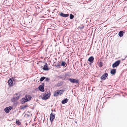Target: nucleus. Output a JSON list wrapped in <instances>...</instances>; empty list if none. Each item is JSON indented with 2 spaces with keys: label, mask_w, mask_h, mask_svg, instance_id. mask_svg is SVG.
Masks as SVG:
<instances>
[{
  "label": "nucleus",
  "mask_w": 127,
  "mask_h": 127,
  "mask_svg": "<svg viewBox=\"0 0 127 127\" xmlns=\"http://www.w3.org/2000/svg\"><path fill=\"white\" fill-rule=\"evenodd\" d=\"M51 95V93L50 92L48 91L46 93L44 94L43 97L41 96L40 97L42 100H46L50 97Z\"/></svg>",
  "instance_id": "1"
},
{
  "label": "nucleus",
  "mask_w": 127,
  "mask_h": 127,
  "mask_svg": "<svg viewBox=\"0 0 127 127\" xmlns=\"http://www.w3.org/2000/svg\"><path fill=\"white\" fill-rule=\"evenodd\" d=\"M64 91V90L63 89L57 90L54 92L53 94V96L55 97H58L59 96V95H61L63 94Z\"/></svg>",
  "instance_id": "2"
},
{
  "label": "nucleus",
  "mask_w": 127,
  "mask_h": 127,
  "mask_svg": "<svg viewBox=\"0 0 127 127\" xmlns=\"http://www.w3.org/2000/svg\"><path fill=\"white\" fill-rule=\"evenodd\" d=\"M44 83H42L39 86L38 88H36V89H38L37 91L39 90L41 92H44L45 91L44 88Z\"/></svg>",
  "instance_id": "3"
},
{
  "label": "nucleus",
  "mask_w": 127,
  "mask_h": 127,
  "mask_svg": "<svg viewBox=\"0 0 127 127\" xmlns=\"http://www.w3.org/2000/svg\"><path fill=\"white\" fill-rule=\"evenodd\" d=\"M69 80L70 82L73 84H79V80L73 78H69Z\"/></svg>",
  "instance_id": "4"
},
{
  "label": "nucleus",
  "mask_w": 127,
  "mask_h": 127,
  "mask_svg": "<svg viewBox=\"0 0 127 127\" xmlns=\"http://www.w3.org/2000/svg\"><path fill=\"white\" fill-rule=\"evenodd\" d=\"M121 61L120 60H118L115 61L112 64V67L113 68H114L118 66L120 64Z\"/></svg>",
  "instance_id": "5"
},
{
  "label": "nucleus",
  "mask_w": 127,
  "mask_h": 127,
  "mask_svg": "<svg viewBox=\"0 0 127 127\" xmlns=\"http://www.w3.org/2000/svg\"><path fill=\"white\" fill-rule=\"evenodd\" d=\"M55 117V115L53 112H51L50 115V120L52 123Z\"/></svg>",
  "instance_id": "6"
},
{
  "label": "nucleus",
  "mask_w": 127,
  "mask_h": 127,
  "mask_svg": "<svg viewBox=\"0 0 127 127\" xmlns=\"http://www.w3.org/2000/svg\"><path fill=\"white\" fill-rule=\"evenodd\" d=\"M108 76V73L107 72H105L101 77L100 78V79L101 80H105L106 79H108V78L107 77Z\"/></svg>",
  "instance_id": "7"
},
{
  "label": "nucleus",
  "mask_w": 127,
  "mask_h": 127,
  "mask_svg": "<svg viewBox=\"0 0 127 127\" xmlns=\"http://www.w3.org/2000/svg\"><path fill=\"white\" fill-rule=\"evenodd\" d=\"M13 108V106H9L5 108L4 109V111L7 113H9L10 111Z\"/></svg>",
  "instance_id": "8"
},
{
  "label": "nucleus",
  "mask_w": 127,
  "mask_h": 127,
  "mask_svg": "<svg viewBox=\"0 0 127 127\" xmlns=\"http://www.w3.org/2000/svg\"><path fill=\"white\" fill-rule=\"evenodd\" d=\"M7 83L9 87H11L13 86V81L11 78H9L8 80Z\"/></svg>",
  "instance_id": "9"
},
{
  "label": "nucleus",
  "mask_w": 127,
  "mask_h": 127,
  "mask_svg": "<svg viewBox=\"0 0 127 127\" xmlns=\"http://www.w3.org/2000/svg\"><path fill=\"white\" fill-rule=\"evenodd\" d=\"M60 16L66 18L68 17L69 16L68 14H65L63 12H60L58 14Z\"/></svg>",
  "instance_id": "10"
},
{
  "label": "nucleus",
  "mask_w": 127,
  "mask_h": 127,
  "mask_svg": "<svg viewBox=\"0 0 127 127\" xmlns=\"http://www.w3.org/2000/svg\"><path fill=\"white\" fill-rule=\"evenodd\" d=\"M20 101L22 104H24L26 102H28L27 99L25 97L21 98Z\"/></svg>",
  "instance_id": "11"
},
{
  "label": "nucleus",
  "mask_w": 127,
  "mask_h": 127,
  "mask_svg": "<svg viewBox=\"0 0 127 127\" xmlns=\"http://www.w3.org/2000/svg\"><path fill=\"white\" fill-rule=\"evenodd\" d=\"M50 69L48 66L47 63H45L43 68V69L44 71H48Z\"/></svg>",
  "instance_id": "12"
},
{
  "label": "nucleus",
  "mask_w": 127,
  "mask_h": 127,
  "mask_svg": "<svg viewBox=\"0 0 127 127\" xmlns=\"http://www.w3.org/2000/svg\"><path fill=\"white\" fill-rule=\"evenodd\" d=\"M64 82L63 81H61L60 82H59L58 83L55 85V86L56 87H59L62 86L64 84Z\"/></svg>",
  "instance_id": "13"
},
{
  "label": "nucleus",
  "mask_w": 127,
  "mask_h": 127,
  "mask_svg": "<svg viewBox=\"0 0 127 127\" xmlns=\"http://www.w3.org/2000/svg\"><path fill=\"white\" fill-rule=\"evenodd\" d=\"M25 97L27 99V100L28 101H29L30 100L32 97L30 95H28L27 94H26L25 95Z\"/></svg>",
  "instance_id": "14"
},
{
  "label": "nucleus",
  "mask_w": 127,
  "mask_h": 127,
  "mask_svg": "<svg viewBox=\"0 0 127 127\" xmlns=\"http://www.w3.org/2000/svg\"><path fill=\"white\" fill-rule=\"evenodd\" d=\"M94 58L93 56H92L90 57L88 60L91 63H93L94 61Z\"/></svg>",
  "instance_id": "15"
},
{
  "label": "nucleus",
  "mask_w": 127,
  "mask_h": 127,
  "mask_svg": "<svg viewBox=\"0 0 127 127\" xmlns=\"http://www.w3.org/2000/svg\"><path fill=\"white\" fill-rule=\"evenodd\" d=\"M19 96H16L15 97H14L12 98L11 99V101L13 102H16V100H18L19 98Z\"/></svg>",
  "instance_id": "16"
},
{
  "label": "nucleus",
  "mask_w": 127,
  "mask_h": 127,
  "mask_svg": "<svg viewBox=\"0 0 127 127\" xmlns=\"http://www.w3.org/2000/svg\"><path fill=\"white\" fill-rule=\"evenodd\" d=\"M67 64H66V63L64 61H61V66H63L64 67H65L67 65Z\"/></svg>",
  "instance_id": "17"
},
{
  "label": "nucleus",
  "mask_w": 127,
  "mask_h": 127,
  "mask_svg": "<svg viewBox=\"0 0 127 127\" xmlns=\"http://www.w3.org/2000/svg\"><path fill=\"white\" fill-rule=\"evenodd\" d=\"M116 69H111L110 71V73L111 74L113 75H114L116 73Z\"/></svg>",
  "instance_id": "18"
},
{
  "label": "nucleus",
  "mask_w": 127,
  "mask_h": 127,
  "mask_svg": "<svg viewBox=\"0 0 127 127\" xmlns=\"http://www.w3.org/2000/svg\"><path fill=\"white\" fill-rule=\"evenodd\" d=\"M124 34V32L123 31H120L118 33L119 36L120 37H122Z\"/></svg>",
  "instance_id": "19"
},
{
  "label": "nucleus",
  "mask_w": 127,
  "mask_h": 127,
  "mask_svg": "<svg viewBox=\"0 0 127 127\" xmlns=\"http://www.w3.org/2000/svg\"><path fill=\"white\" fill-rule=\"evenodd\" d=\"M68 99L67 98H65L63 100H62L61 101V103L63 104H64L67 102L68 101Z\"/></svg>",
  "instance_id": "20"
},
{
  "label": "nucleus",
  "mask_w": 127,
  "mask_h": 127,
  "mask_svg": "<svg viewBox=\"0 0 127 127\" xmlns=\"http://www.w3.org/2000/svg\"><path fill=\"white\" fill-rule=\"evenodd\" d=\"M98 62L97 63L98 64V66L100 67H101L103 66V62H100L99 63V64H98Z\"/></svg>",
  "instance_id": "21"
},
{
  "label": "nucleus",
  "mask_w": 127,
  "mask_h": 127,
  "mask_svg": "<svg viewBox=\"0 0 127 127\" xmlns=\"http://www.w3.org/2000/svg\"><path fill=\"white\" fill-rule=\"evenodd\" d=\"M64 75H60V76H57V77L59 79H62L63 80H65H65V79H64Z\"/></svg>",
  "instance_id": "22"
},
{
  "label": "nucleus",
  "mask_w": 127,
  "mask_h": 127,
  "mask_svg": "<svg viewBox=\"0 0 127 127\" xmlns=\"http://www.w3.org/2000/svg\"><path fill=\"white\" fill-rule=\"evenodd\" d=\"M56 64L57 65H54V66L57 67V68H61V64H60L58 63H57Z\"/></svg>",
  "instance_id": "23"
},
{
  "label": "nucleus",
  "mask_w": 127,
  "mask_h": 127,
  "mask_svg": "<svg viewBox=\"0 0 127 127\" xmlns=\"http://www.w3.org/2000/svg\"><path fill=\"white\" fill-rule=\"evenodd\" d=\"M16 123L17 125H20L21 124V122H20L19 120L16 119Z\"/></svg>",
  "instance_id": "24"
},
{
  "label": "nucleus",
  "mask_w": 127,
  "mask_h": 127,
  "mask_svg": "<svg viewBox=\"0 0 127 127\" xmlns=\"http://www.w3.org/2000/svg\"><path fill=\"white\" fill-rule=\"evenodd\" d=\"M28 106V105H23L22 106V107L21 108H20V109H24L27 107Z\"/></svg>",
  "instance_id": "25"
},
{
  "label": "nucleus",
  "mask_w": 127,
  "mask_h": 127,
  "mask_svg": "<svg viewBox=\"0 0 127 127\" xmlns=\"http://www.w3.org/2000/svg\"><path fill=\"white\" fill-rule=\"evenodd\" d=\"M46 77L44 76L42 77H41L40 79V82H42L45 79H46Z\"/></svg>",
  "instance_id": "26"
},
{
  "label": "nucleus",
  "mask_w": 127,
  "mask_h": 127,
  "mask_svg": "<svg viewBox=\"0 0 127 127\" xmlns=\"http://www.w3.org/2000/svg\"><path fill=\"white\" fill-rule=\"evenodd\" d=\"M74 16L72 14H70L69 15V18L70 19H72L73 18Z\"/></svg>",
  "instance_id": "27"
},
{
  "label": "nucleus",
  "mask_w": 127,
  "mask_h": 127,
  "mask_svg": "<svg viewBox=\"0 0 127 127\" xmlns=\"http://www.w3.org/2000/svg\"><path fill=\"white\" fill-rule=\"evenodd\" d=\"M45 80V81L49 82L50 81V78L48 77H46Z\"/></svg>",
  "instance_id": "28"
},
{
  "label": "nucleus",
  "mask_w": 127,
  "mask_h": 127,
  "mask_svg": "<svg viewBox=\"0 0 127 127\" xmlns=\"http://www.w3.org/2000/svg\"><path fill=\"white\" fill-rule=\"evenodd\" d=\"M15 95H17V96H19V98L20 97V96L21 95L20 93V92L18 93H16L15 94Z\"/></svg>",
  "instance_id": "29"
},
{
  "label": "nucleus",
  "mask_w": 127,
  "mask_h": 127,
  "mask_svg": "<svg viewBox=\"0 0 127 127\" xmlns=\"http://www.w3.org/2000/svg\"><path fill=\"white\" fill-rule=\"evenodd\" d=\"M84 27V26H81L80 27H79V28L80 29L82 30L83 28Z\"/></svg>",
  "instance_id": "30"
},
{
  "label": "nucleus",
  "mask_w": 127,
  "mask_h": 127,
  "mask_svg": "<svg viewBox=\"0 0 127 127\" xmlns=\"http://www.w3.org/2000/svg\"><path fill=\"white\" fill-rule=\"evenodd\" d=\"M16 78V77L15 76H14L13 77H12L11 78H11L12 80H14V79H15Z\"/></svg>",
  "instance_id": "31"
},
{
  "label": "nucleus",
  "mask_w": 127,
  "mask_h": 127,
  "mask_svg": "<svg viewBox=\"0 0 127 127\" xmlns=\"http://www.w3.org/2000/svg\"><path fill=\"white\" fill-rule=\"evenodd\" d=\"M13 106H14L15 107L17 106V105L15 103H14L13 104Z\"/></svg>",
  "instance_id": "32"
},
{
  "label": "nucleus",
  "mask_w": 127,
  "mask_h": 127,
  "mask_svg": "<svg viewBox=\"0 0 127 127\" xmlns=\"http://www.w3.org/2000/svg\"><path fill=\"white\" fill-rule=\"evenodd\" d=\"M69 74L68 73H65V75H64V77H66V76H68Z\"/></svg>",
  "instance_id": "33"
},
{
  "label": "nucleus",
  "mask_w": 127,
  "mask_h": 127,
  "mask_svg": "<svg viewBox=\"0 0 127 127\" xmlns=\"http://www.w3.org/2000/svg\"><path fill=\"white\" fill-rule=\"evenodd\" d=\"M127 56H126L124 59L122 58L121 59V60L122 61L125 60L127 58Z\"/></svg>",
  "instance_id": "34"
},
{
  "label": "nucleus",
  "mask_w": 127,
  "mask_h": 127,
  "mask_svg": "<svg viewBox=\"0 0 127 127\" xmlns=\"http://www.w3.org/2000/svg\"><path fill=\"white\" fill-rule=\"evenodd\" d=\"M13 82H16L17 81V80H16V79H14V80H13Z\"/></svg>",
  "instance_id": "35"
},
{
  "label": "nucleus",
  "mask_w": 127,
  "mask_h": 127,
  "mask_svg": "<svg viewBox=\"0 0 127 127\" xmlns=\"http://www.w3.org/2000/svg\"><path fill=\"white\" fill-rule=\"evenodd\" d=\"M92 63H91V62H90V63H89V65H90V66H92Z\"/></svg>",
  "instance_id": "36"
},
{
  "label": "nucleus",
  "mask_w": 127,
  "mask_h": 127,
  "mask_svg": "<svg viewBox=\"0 0 127 127\" xmlns=\"http://www.w3.org/2000/svg\"><path fill=\"white\" fill-rule=\"evenodd\" d=\"M26 115H27L28 117H29L30 116V115L27 114H25V116Z\"/></svg>",
  "instance_id": "37"
},
{
  "label": "nucleus",
  "mask_w": 127,
  "mask_h": 127,
  "mask_svg": "<svg viewBox=\"0 0 127 127\" xmlns=\"http://www.w3.org/2000/svg\"><path fill=\"white\" fill-rule=\"evenodd\" d=\"M126 69H125L123 70H122V73L124 72L125 71H126Z\"/></svg>",
  "instance_id": "38"
},
{
  "label": "nucleus",
  "mask_w": 127,
  "mask_h": 127,
  "mask_svg": "<svg viewBox=\"0 0 127 127\" xmlns=\"http://www.w3.org/2000/svg\"><path fill=\"white\" fill-rule=\"evenodd\" d=\"M15 103H16V104L17 105L18 104L19 102L18 101V102H15Z\"/></svg>",
  "instance_id": "39"
},
{
  "label": "nucleus",
  "mask_w": 127,
  "mask_h": 127,
  "mask_svg": "<svg viewBox=\"0 0 127 127\" xmlns=\"http://www.w3.org/2000/svg\"><path fill=\"white\" fill-rule=\"evenodd\" d=\"M16 82H13V86L16 84Z\"/></svg>",
  "instance_id": "40"
},
{
  "label": "nucleus",
  "mask_w": 127,
  "mask_h": 127,
  "mask_svg": "<svg viewBox=\"0 0 127 127\" xmlns=\"http://www.w3.org/2000/svg\"><path fill=\"white\" fill-rule=\"evenodd\" d=\"M76 119H75V124L76 123V124H77V122L76 121H75V120H76Z\"/></svg>",
  "instance_id": "41"
},
{
  "label": "nucleus",
  "mask_w": 127,
  "mask_h": 127,
  "mask_svg": "<svg viewBox=\"0 0 127 127\" xmlns=\"http://www.w3.org/2000/svg\"><path fill=\"white\" fill-rule=\"evenodd\" d=\"M66 77H64V79H65V80L66 79Z\"/></svg>",
  "instance_id": "42"
},
{
  "label": "nucleus",
  "mask_w": 127,
  "mask_h": 127,
  "mask_svg": "<svg viewBox=\"0 0 127 127\" xmlns=\"http://www.w3.org/2000/svg\"><path fill=\"white\" fill-rule=\"evenodd\" d=\"M55 10H57V9H54V10H53V12H55Z\"/></svg>",
  "instance_id": "43"
},
{
  "label": "nucleus",
  "mask_w": 127,
  "mask_h": 127,
  "mask_svg": "<svg viewBox=\"0 0 127 127\" xmlns=\"http://www.w3.org/2000/svg\"><path fill=\"white\" fill-rule=\"evenodd\" d=\"M1 52H2L0 50V55H1Z\"/></svg>",
  "instance_id": "44"
},
{
  "label": "nucleus",
  "mask_w": 127,
  "mask_h": 127,
  "mask_svg": "<svg viewBox=\"0 0 127 127\" xmlns=\"http://www.w3.org/2000/svg\"><path fill=\"white\" fill-rule=\"evenodd\" d=\"M53 111H54L55 112H56V111L54 109L53 110Z\"/></svg>",
  "instance_id": "45"
},
{
  "label": "nucleus",
  "mask_w": 127,
  "mask_h": 127,
  "mask_svg": "<svg viewBox=\"0 0 127 127\" xmlns=\"http://www.w3.org/2000/svg\"><path fill=\"white\" fill-rule=\"evenodd\" d=\"M40 68H42L43 69V66H41V67H40Z\"/></svg>",
  "instance_id": "46"
},
{
  "label": "nucleus",
  "mask_w": 127,
  "mask_h": 127,
  "mask_svg": "<svg viewBox=\"0 0 127 127\" xmlns=\"http://www.w3.org/2000/svg\"><path fill=\"white\" fill-rule=\"evenodd\" d=\"M87 63H88V64H89V62H87V63H86V64H87Z\"/></svg>",
  "instance_id": "47"
},
{
  "label": "nucleus",
  "mask_w": 127,
  "mask_h": 127,
  "mask_svg": "<svg viewBox=\"0 0 127 127\" xmlns=\"http://www.w3.org/2000/svg\"><path fill=\"white\" fill-rule=\"evenodd\" d=\"M51 111L53 112V110L52 109L51 110Z\"/></svg>",
  "instance_id": "48"
},
{
  "label": "nucleus",
  "mask_w": 127,
  "mask_h": 127,
  "mask_svg": "<svg viewBox=\"0 0 127 127\" xmlns=\"http://www.w3.org/2000/svg\"><path fill=\"white\" fill-rule=\"evenodd\" d=\"M55 60H56H56H57V59L56 58H55Z\"/></svg>",
  "instance_id": "49"
},
{
  "label": "nucleus",
  "mask_w": 127,
  "mask_h": 127,
  "mask_svg": "<svg viewBox=\"0 0 127 127\" xmlns=\"http://www.w3.org/2000/svg\"><path fill=\"white\" fill-rule=\"evenodd\" d=\"M6 71V70H5V69H4V71Z\"/></svg>",
  "instance_id": "50"
},
{
  "label": "nucleus",
  "mask_w": 127,
  "mask_h": 127,
  "mask_svg": "<svg viewBox=\"0 0 127 127\" xmlns=\"http://www.w3.org/2000/svg\"><path fill=\"white\" fill-rule=\"evenodd\" d=\"M32 126H34V124H32Z\"/></svg>",
  "instance_id": "51"
},
{
  "label": "nucleus",
  "mask_w": 127,
  "mask_h": 127,
  "mask_svg": "<svg viewBox=\"0 0 127 127\" xmlns=\"http://www.w3.org/2000/svg\"><path fill=\"white\" fill-rule=\"evenodd\" d=\"M68 62H69V60L68 59Z\"/></svg>",
  "instance_id": "52"
},
{
  "label": "nucleus",
  "mask_w": 127,
  "mask_h": 127,
  "mask_svg": "<svg viewBox=\"0 0 127 127\" xmlns=\"http://www.w3.org/2000/svg\"><path fill=\"white\" fill-rule=\"evenodd\" d=\"M56 63V62H55L54 63H53V64H54V63Z\"/></svg>",
  "instance_id": "53"
},
{
  "label": "nucleus",
  "mask_w": 127,
  "mask_h": 127,
  "mask_svg": "<svg viewBox=\"0 0 127 127\" xmlns=\"http://www.w3.org/2000/svg\"><path fill=\"white\" fill-rule=\"evenodd\" d=\"M19 113H20V112H21V111H19Z\"/></svg>",
  "instance_id": "54"
},
{
  "label": "nucleus",
  "mask_w": 127,
  "mask_h": 127,
  "mask_svg": "<svg viewBox=\"0 0 127 127\" xmlns=\"http://www.w3.org/2000/svg\"><path fill=\"white\" fill-rule=\"evenodd\" d=\"M44 120H45V118H44V120H43V122H44Z\"/></svg>",
  "instance_id": "55"
},
{
  "label": "nucleus",
  "mask_w": 127,
  "mask_h": 127,
  "mask_svg": "<svg viewBox=\"0 0 127 127\" xmlns=\"http://www.w3.org/2000/svg\"><path fill=\"white\" fill-rule=\"evenodd\" d=\"M122 74H120V76H122Z\"/></svg>",
  "instance_id": "56"
},
{
  "label": "nucleus",
  "mask_w": 127,
  "mask_h": 127,
  "mask_svg": "<svg viewBox=\"0 0 127 127\" xmlns=\"http://www.w3.org/2000/svg\"><path fill=\"white\" fill-rule=\"evenodd\" d=\"M35 119H34V121H35Z\"/></svg>",
  "instance_id": "57"
},
{
  "label": "nucleus",
  "mask_w": 127,
  "mask_h": 127,
  "mask_svg": "<svg viewBox=\"0 0 127 127\" xmlns=\"http://www.w3.org/2000/svg\"><path fill=\"white\" fill-rule=\"evenodd\" d=\"M47 49L46 50V51H47Z\"/></svg>",
  "instance_id": "58"
},
{
  "label": "nucleus",
  "mask_w": 127,
  "mask_h": 127,
  "mask_svg": "<svg viewBox=\"0 0 127 127\" xmlns=\"http://www.w3.org/2000/svg\"><path fill=\"white\" fill-rule=\"evenodd\" d=\"M19 81H17H17H18V82H19Z\"/></svg>",
  "instance_id": "59"
},
{
  "label": "nucleus",
  "mask_w": 127,
  "mask_h": 127,
  "mask_svg": "<svg viewBox=\"0 0 127 127\" xmlns=\"http://www.w3.org/2000/svg\"><path fill=\"white\" fill-rule=\"evenodd\" d=\"M47 32H48V30H47Z\"/></svg>",
  "instance_id": "60"
},
{
  "label": "nucleus",
  "mask_w": 127,
  "mask_h": 127,
  "mask_svg": "<svg viewBox=\"0 0 127 127\" xmlns=\"http://www.w3.org/2000/svg\"><path fill=\"white\" fill-rule=\"evenodd\" d=\"M37 64H38V63H37Z\"/></svg>",
  "instance_id": "61"
},
{
  "label": "nucleus",
  "mask_w": 127,
  "mask_h": 127,
  "mask_svg": "<svg viewBox=\"0 0 127 127\" xmlns=\"http://www.w3.org/2000/svg\"><path fill=\"white\" fill-rule=\"evenodd\" d=\"M42 62L43 63L44 62Z\"/></svg>",
  "instance_id": "62"
},
{
  "label": "nucleus",
  "mask_w": 127,
  "mask_h": 127,
  "mask_svg": "<svg viewBox=\"0 0 127 127\" xmlns=\"http://www.w3.org/2000/svg\"><path fill=\"white\" fill-rule=\"evenodd\" d=\"M67 78V79H68V78Z\"/></svg>",
  "instance_id": "63"
}]
</instances>
